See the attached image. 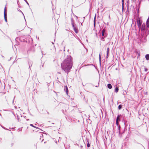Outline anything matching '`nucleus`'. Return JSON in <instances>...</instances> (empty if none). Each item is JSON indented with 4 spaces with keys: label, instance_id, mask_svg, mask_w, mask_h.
<instances>
[{
    "label": "nucleus",
    "instance_id": "ddd939ff",
    "mask_svg": "<svg viewBox=\"0 0 149 149\" xmlns=\"http://www.w3.org/2000/svg\"><path fill=\"white\" fill-rule=\"evenodd\" d=\"M65 90L66 92L67 93V94L68 93V87L67 86H66Z\"/></svg>",
    "mask_w": 149,
    "mask_h": 149
},
{
    "label": "nucleus",
    "instance_id": "9d476101",
    "mask_svg": "<svg viewBox=\"0 0 149 149\" xmlns=\"http://www.w3.org/2000/svg\"><path fill=\"white\" fill-rule=\"evenodd\" d=\"M105 32V30L104 29H103L102 31V36H104V33Z\"/></svg>",
    "mask_w": 149,
    "mask_h": 149
},
{
    "label": "nucleus",
    "instance_id": "412c9836",
    "mask_svg": "<svg viewBox=\"0 0 149 149\" xmlns=\"http://www.w3.org/2000/svg\"><path fill=\"white\" fill-rule=\"evenodd\" d=\"M20 12L21 13H22L21 11H20Z\"/></svg>",
    "mask_w": 149,
    "mask_h": 149
},
{
    "label": "nucleus",
    "instance_id": "20e7f679",
    "mask_svg": "<svg viewBox=\"0 0 149 149\" xmlns=\"http://www.w3.org/2000/svg\"><path fill=\"white\" fill-rule=\"evenodd\" d=\"M142 23V21L140 20L139 19H138L137 21V24L139 27H141Z\"/></svg>",
    "mask_w": 149,
    "mask_h": 149
},
{
    "label": "nucleus",
    "instance_id": "f03ea898",
    "mask_svg": "<svg viewBox=\"0 0 149 149\" xmlns=\"http://www.w3.org/2000/svg\"><path fill=\"white\" fill-rule=\"evenodd\" d=\"M146 29L145 24H143L141 28V35L143 37H145L147 36L146 34Z\"/></svg>",
    "mask_w": 149,
    "mask_h": 149
},
{
    "label": "nucleus",
    "instance_id": "f8f14e48",
    "mask_svg": "<svg viewBox=\"0 0 149 149\" xmlns=\"http://www.w3.org/2000/svg\"><path fill=\"white\" fill-rule=\"evenodd\" d=\"M99 61L100 63H101V58L100 55V54L99 55Z\"/></svg>",
    "mask_w": 149,
    "mask_h": 149
},
{
    "label": "nucleus",
    "instance_id": "39448f33",
    "mask_svg": "<svg viewBox=\"0 0 149 149\" xmlns=\"http://www.w3.org/2000/svg\"><path fill=\"white\" fill-rule=\"evenodd\" d=\"M72 26L73 27V28L74 29V30L75 33H77L78 32V30L77 29H76L75 26H74V25L73 24H72Z\"/></svg>",
    "mask_w": 149,
    "mask_h": 149
},
{
    "label": "nucleus",
    "instance_id": "1a4fd4ad",
    "mask_svg": "<svg viewBox=\"0 0 149 149\" xmlns=\"http://www.w3.org/2000/svg\"><path fill=\"white\" fill-rule=\"evenodd\" d=\"M145 57L146 60H148L149 59V54L146 55Z\"/></svg>",
    "mask_w": 149,
    "mask_h": 149
},
{
    "label": "nucleus",
    "instance_id": "a211bd4d",
    "mask_svg": "<svg viewBox=\"0 0 149 149\" xmlns=\"http://www.w3.org/2000/svg\"><path fill=\"white\" fill-rule=\"evenodd\" d=\"M101 40L102 41H104V38H103V37H102V38H101Z\"/></svg>",
    "mask_w": 149,
    "mask_h": 149
},
{
    "label": "nucleus",
    "instance_id": "5701e85b",
    "mask_svg": "<svg viewBox=\"0 0 149 149\" xmlns=\"http://www.w3.org/2000/svg\"><path fill=\"white\" fill-rule=\"evenodd\" d=\"M149 1V0H148Z\"/></svg>",
    "mask_w": 149,
    "mask_h": 149
},
{
    "label": "nucleus",
    "instance_id": "dca6fc26",
    "mask_svg": "<svg viewBox=\"0 0 149 149\" xmlns=\"http://www.w3.org/2000/svg\"><path fill=\"white\" fill-rule=\"evenodd\" d=\"M148 70V69L147 68H145V71L147 72Z\"/></svg>",
    "mask_w": 149,
    "mask_h": 149
},
{
    "label": "nucleus",
    "instance_id": "f3484780",
    "mask_svg": "<svg viewBox=\"0 0 149 149\" xmlns=\"http://www.w3.org/2000/svg\"><path fill=\"white\" fill-rule=\"evenodd\" d=\"M87 147H90V144H89V143H88V144H87Z\"/></svg>",
    "mask_w": 149,
    "mask_h": 149
},
{
    "label": "nucleus",
    "instance_id": "9b49d317",
    "mask_svg": "<svg viewBox=\"0 0 149 149\" xmlns=\"http://www.w3.org/2000/svg\"><path fill=\"white\" fill-rule=\"evenodd\" d=\"M118 91V87H116L115 89V92L117 93Z\"/></svg>",
    "mask_w": 149,
    "mask_h": 149
},
{
    "label": "nucleus",
    "instance_id": "4468645a",
    "mask_svg": "<svg viewBox=\"0 0 149 149\" xmlns=\"http://www.w3.org/2000/svg\"><path fill=\"white\" fill-rule=\"evenodd\" d=\"M122 108V105H119L118 107V109L119 110H120Z\"/></svg>",
    "mask_w": 149,
    "mask_h": 149
},
{
    "label": "nucleus",
    "instance_id": "f257e3e1",
    "mask_svg": "<svg viewBox=\"0 0 149 149\" xmlns=\"http://www.w3.org/2000/svg\"><path fill=\"white\" fill-rule=\"evenodd\" d=\"M72 66V58L70 56H68L61 64V67L65 72H68Z\"/></svg>",
    "mask_w": 149,
    "mask_h": 149
},
{
    "label": "nucleus",
    "instance_id": "4be33fe9",
    "mask_svg": "<svg viewBox=\"0 0 149 149\" xmlns=\"http://www.w3.org/2000/svg\"><path fill=\"white\" fill-rule=\"evenodd\" d=\"M24 0L25 1H26V0Z\"/></svg>",
    "mask_w": 149,
    "mask_h": 149
},
{
    "label": "nucleus",
    "instance_id": "7ed1b4c3",
    "mask_svg": "<svg viewBox=\"0 0 149 149\" xmlns=\"http://www.w3.org/2000/svg\"><path fill=\"white\" fill-rule=\"evenodd\" d=\"M4 17L5 20L6 22H7V10L6 9V7H5L4 9Z\"/></svg>",
    "mask_w": 149,
    "mask_h": 149
},
{
    "label": "nucleus",
    "instance_id": "2eb2a0df",
    "mask_svg": "<svg viewBox=\"0 0 149 149\" xmlns=\"http://www.w3.org/2000/svg\"><path fill=\"white\" fill-rule=\"evenodd\" d=\"M30 126H32V127H35V128L36 127L34 126L32 124H30Z\"/></svg>",
    "mask_w": 149,
    "mask_h": 149
},
{
    "label": "nucleus",
    "instance_id": "423d86ee",
    "mask_svg": "<svg viewBox=\"0 0 149 149\" xmlns=\"http://www.w3.org/2000/svg\"><path fill=\"white\" fill-rule=\"evenodd\" d=\"M120 120V116H118L117 117L116 120V124L117 125H118V120Z\"/></svg>",
    "mask_w": 149,
    "mask_h": 149
},
{
    "label": "nucleus",
    "instance_id": "6ab92c4d",
    "mask_svg": "<svg viewBox=\"0 0 149 149\" xmlns=\"http://www.w3.org/2000/svg\"><path fill=\"white\" fill-rule=\"evenodd\" d=\"M120 127L119 126V127H118V129H119V132H120Z\"/></svg>",
    "mask_w": 149,
    "mask_h": 149
},
{
    "label": "nucleus",
    "instance_id": "0eeeda50",
    "mask_svg": "<svg viewBox=\"0 0 149 149\" xmlns=\"http://www.w3.org/2000/svg\"><path fill=\"white\" fill-rule=\"evenodd\" d=\"M107 87L108 88H109V89H111L112 88V86L110 84H108L107 85Z\"/></svg>",
    "mask_w": 149,
    "mask_h": 149
},
{
    "label": "nucleus",
    "instance_id": "aec40b11",
    "mask_svg": "<svg viewBox=\"0 0 149 149\" xmlns=\"http://www.w3.org/2000/svg\"><path fill=\"white\" fill-rule=\"evenodd\" d=\"M26 2L27 3V4L29 5V3L26 1Z\"/></svg>",
    "mask_w": 149,
    "mask_h": 149
},
{
    "label": "nucleus",
    "instance_id": "6e6552de",
    "mask_svg": "<svg viewBox=\"0 0 149 149\" xmlns=\"http://www.w3.org/2000/svg\"><path fill=\"white\" fill-rule=\"evenodd\" d=\"M109 47L107 48V58L108 57V55L109 52Z\"/></svg>",
    "mask_w": 149,
    "mask_h": 149
}]
</instances>
